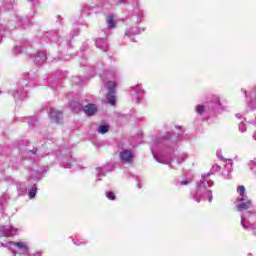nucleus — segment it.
<instances>
[{"label": "nucleus", "instance_id": "1", "mask_svg": "<svg viewBox=\"0 0 256 256\" xmlns=\"http://www.w3.org/2000/svg\"><path fill=\"white\" fill-rule=\"evenodd\" d=\"M211 172L202 175V179L196 185V191L193 193L195 201L199 203L200 201H213V192L208 189V187H213L215 182L209 179L211 177Z\"/></svg>", "mask_w": 256, "mask_h": 256}, {"label": "nucleus", "instance_id": "2", "mask_svg": "<svg viewBox=\"0 0 256 256\" xmlns=\"http://www.w3.org/2000/svg\"><path fill=\"white\" fill-rule=\"evenodd\" d=\"M237 193H239V196L236 199L237 211L251 209L253 202L247 197V194H245V186H238Z\"/></svg>", "mask_w": 256, "mask_h": 256}, {"label": "nucleus", "instance_id": "3", "mask_svg": "<svg viewBox=\"0 0 256 256\" xmlns=\"http://www.w3.org/2000/svg\"><path fill=\"white\" fill-rule=\"evenodd\" d=\"M6 249H10L12 251V255L16 256L17 253L19 255H28L29 254V242L18 241V242H8L4 244Z\"/></svg>", "mask_w": 256, "mask_h": 256}, {"label": "nucleus", "instance_id": "4", "mask_svg": "<svg viewBox=\"0 0 256 256\" xmlns=\"http://www.w3.org/2000/svg\"><path fill=\"white\" fill-rule=\"evenodd\" d=\"M221 107V99L219 96H214V100L212 104H206V105H197L195 110L198 115H203V113H211V111H217Z\"/></svg>", "mask_w": 256, "mask_h": 256}, {"label": "nucleus", "instance_id": "5", "mask_svg": "<svg viewBox=\"0 0 256 256\" xmlns=\"http://www.w3.org/2000/svg\"><path fill=\"white\" fill-rule=\"evenodd\" d=\"M241 225L243 229H256V214L246 212L241 216Z\"/></svg>", "mask_w": 256, "mask_h": 256}, {"label": "nucleus", "instance_id": "6", "mask_svg": "<svg viewBox=\"0 0 256 256\" xmlns=\"http://www.w3.org/2000/svg\"><path fill=\"white\" fill-rule=\"evenodd\" d=\"M25 87H27V81L25 80H22L17 84V88L12 92L14 99H25L27 97V90H25Z\"/></svg>", "mask_w": 256, "mask_h": 256}, {"label": "nucleus", "instance_id": "7", "mask_svg": "<svg viewBox=\"0 0 256 256\" xmlns=\"http://www.w3.org/2000/svg\"><path fill=\"white\" fill-rule=\"evenodd\" d=\"M108 93L106 95V99L110 105H115L117 98L115 97V87H117V83L113 81H109L106 85Z\"/></svg>", "mask_w": 256, "mask_h": 256}, {"label": "nucleus", "instance_id": "8", "mask_svg": "<svg viewBox=\"0 0 256 256\" xmlns=\"http://www.w3.org/2000/svg\"><path fill=\"white\" fill-rule=\"evenodd\" d=\"M0 233H2L4 237H13L19 233V229L11 225L1 226Z\"/></svg>", "mask_w": 256, "mask_h": 256}, {"label": "nucleus", "instance_id": "9", "mask_svg": "<svg viewBox=\"0 0 256 256\" xmlns=\"http://www.w3.org/2000/svg\"><path fill=\"white\" fill-rule=\"evenodd\" d=\"M133 159H135V154L131 150H122L120 152V160L122 163H133Z\"/></svg>", "mask_w": 256, "mask_h": 256}, {"label": "nucleus", "instance_id": "10", "mask_svg": "<svg viewBox=\"0 0 256 256\" xmlns=\"http://www.w3.org/2000/svg\"><path fill=\"white\" fill-rule=\"evenodd\" d=\"M156 143H164V145H171V147H173L175 143H177V137H171L169 134H167L163 138H158Z\"/></svg>", "mask_w": 256, "mask_h": 256}, {"label": "nucleus", "instance_id": "11", "mask_svg": "<svg viewBox=\"0 0 256 256\" xmlns=\"http://www.w3.org/2000/svg\"><path fill=\"white\" fill-rule=\"evenodd\" d=\"M32 59L36 65H43L47 61V54L45 51H39Z\"/></svg>", "mask_w": 256, "mask_h": 256}, {"label": "nucleus", "instance_id": "12", "mask_svg": "<svg viewBox=\"0 0 256 256\" xmlns=\"http://www.w3.org/2000/svg\"><path fill=\"white\" fill-rule=\"evenodd\" d=\"M134 103H139L143 99V88L141 86L134 87V93L132 94Z\"/></svg>", "mask_w": 256, "mask_h": 256}, {"label": "nucleus", "instance_id": "13", "mask_svg": "<svg viewBox=\"0 0 256 256\" xmlns=\"http://www.w3.org/2000/svg\"><path fill=\"white\" fill-rule=\"evenodd\" d=\"M49 115L53 123H59V121H61V118L63 117V113H61V111L55 110L53 108L50 109Z\"/></svg>", "mask_w": 256, "mask_h": 256}, {"label": "nucleus", "instance_id": "14", "mask_svg": "<svg viewBox=\"0 0 256 256\" xmlns=\"http://www.w3.org/2000/svg\"><path fill=\"white\" fill-rule=\"evenodd\" d=\"M83 111L86 113V115H95L97 112V106L95 104H88L84 106Z\"/></svg>", "mask_w": 256, "mask_h": 256}, {"label": "nucleus", "instance_id": "15", "mask_svg": "<svg viewBox=\"0 0 256 256\" xmlns=\"http://www.w3.org/2000/svg\"><path fill=\"white\" fill-rule=\"evenodd\" d=\"M140 31L139 28L137 27H130L129 29H127L125 31V35L126 37H129V39H131V41H133V37H135V35H139Z\"/></svg>", "mask_w": 256, "mask_h": 256}, {"label": "nucleus", "instance_id": "16", "mask_svg": "<svg viewBox=\"0 0 256 256\" xmlns=\"http://www.w3.org/2000/svg\"><path fill=\"white\" fill-rule=\"evenodd\" d=\"M96 47L105 52L109 48V44L107 43V40L99 38L96 40Z\"/></svg>", "mask_w": 256, "mask_h": 256}, {"label": "nucleus", "instance_id": "17", "mask_svg": "<svg viewBox=\"0 0 256 256\" xmlns=\"http://www.w3.org/2000/svg\"><path fill=\"white\" fill-rule=\"evenodd\" d=\"M107 171V166L96 168V181H101V177H105Z\"/></svg>", "mask_w": 256, "mask_h": 256}, {"label": "nucleus", "instance_id": "18", "mask_svg": "<svg viewBox=\"0 0 256 256\" xmlns=\"http://www.w3.org/2000/svg\"><path fill=\"white\" fill-rule=\"evenodd\" d=\"M153 157L158 161V163H162L163 165H169L171 163V159H165L163 156L157 157V154L152 150Z\"/></svg>", "mask_w": 256, "mask_h": 256}, {"label": "nucleus", "instance_id": "19", "mask_svg": "<svg viewBox=\"0 0 256 256\" xmlns=\"http://www.w3.org/2000/svg\"><path fill=\"white\" fill-rule=\"evenodd\" d=\"M227 172L224 171L223 175L226 176V179H231V172L233 171V164L231 162L226 164Z\"/></svg>", "mask_w": 256, "mask_h": 256}, {"label": "nucleus", "instance_id": "20", "mask_svg": "<svg viewBox=\"0 0 256 256\" xmlns=\"http://www.w3.org/2000/svg\"><path fill=\"white\" fill-rule=\"evenodd\" d=\"M106 23L108 25V29H114V27H115V16L114 15H109L106 18Z\"/></svg>", "mask_w": 256, "mask_h": 256}, {"label": "nucleus", "instance_id": "21", "mask_svg": "<svg viewBox=\"0 0 256 256\" xmlns=\"http://www.w3.org/2000/svg\"><path fill=\"white\" fill-rule=\"evenodd\" d=\"M19 25H21L23 29H27L31 26V21L29 20V18H22L19 21Z\"/></svg>", "mask_w": 256, "mask_h": 256}, {"label": "nucleus", "instance_id": "22", "mask_svg": "<svg viewBox=\"0 0 256 256\" xmlns=\"http://www.w3.org/2000/svg\"><path fill=\"white\" fill-rule=\"evenodd\" d=\"M97 131L100 135H105V133H109V125H100Z\"/></svg>", "mask_w": 256, "mask_h": 256}, {"label": "nucleus", "instance_id": "23", "mask_svg": "<svg viewBox=\"0 0 256 256\" xmlns=\"http://www.w3.org/2000/svg\"><path fill=\"white\" fill-rule=\"evenodd\" d=\"M29 198L34 199V197L37 195V187H33L29 192H28Z\"/></svg>", "mask_w": 256, "mask_h": 256}, {"label": "nucleus", "instance_id": "24", "mask_svg": "<svg viewBox=\"0 0 256 256\" xmlns=\"http://www.w3.org/2000/svg\"><path fill=\"white\" fill-rule=\"evenodd\" d=\"M106 197L110 201H115V199H116L115 193H113V192H106Z\"/></svg>", "mask_w": 256, "mask_h": 256}, {"label": "nucleus", "instance_id": "25", "mask_svg": "<svg viewBox=\"0 0 256 256\" xmlns=\"http://www.w3.org/2000/svg\"><path fill=\"white\" fill-rule=\"evenodd\" d=\"M30 175H31V179H39V177H38L39 172H37L35 170H31Z\"/></svg>", "mask_w": 256, "mask_h": 256}, {"label": "nucleus", "instance_id": "26", "mask_svg": "<svg viewBox=\"0 0 256 256\" xmlns=\"http://www.w3.org/2000/svg\"><path fill=\"white\" fill-rule=\"evenodd\" d=\"M239 131H240L241 133H245V131H247V127L245 126L244 123H240V124H239Z\"/></svg>", "mask_w": 256, "mask_h": 256}, {"label": "nucleus", "instance_id": "27", "mask_svg": "<svg viewBox=\"0 0 256 256\" xmlns=\"http://www.w3.org/2000/svg\"><path fill=\"white\" fill-rule=\"evenodd\" d=\"M13 53H15V55H19V53H21V46H16L13 49Z\"/></svg>", "mask_w": 256, "mask_h": 256}, {"label": "nucleus", "instance_id": "28", "mask_svg": "<svg viewBox=\"0 0 256 256\" xmlns=\"http://www.w3.org/2000/svg\"><path fill=\"white\" fill-rule=\"evenodd\" d=\"M75 165H77V162H73V164H68L67 166H65V168L66 169H74V171H75V168H73V167H75Z\"/></svg>", "mask_w": 256, "mask_h": 256}, {"label": "nucleus", "instance_id": "29", "mask_svg": "<svg viewBox=\"0 0 256 256\" xmlns=\"http://www.w3.org/2000/svg\"><path fill=\"white\" fill-rule=\"evenodd\" d=\"M211 171H213V172H215V171H221V166H219V165H214V166H212V170Z\"/></svg>", "mask_w": 256, "mask_h": 256}, {"label": "nucleus", "instance_id": "30", "mask_svg": "<svg viewBox=\"0 0 256 256\" xmlns=\"http://www.w3.org/2000/svg\"><path fill=\"white\" fill-rule=\"evenodd\" d=\"M190 183H191V181H189V180H182V181L179 182V185L180 186L189 185Z\"/></svg>", "mask_w": 256, "mask_h": 256}, {"label": "nucleus", "instance_id": "31", "mask_svg": "<svg viewBox=\"0 0 256 256\" xmlns=\"http://www.w3.org/2000/svg\"><path fill=\"white\" fill-rule=\"evenodd\" d=\"M29 153H30V155H36L37 149L34 148L33 150H30Z\"/></svg>", "mask_w": 256, "mask_h": 256}, {"label": "nucleus", "instance_id": "32", "mask_svg": "<svg viewBox=\"0 0 256 256\" xmlns=\"http://www.w3.org/2000/svg\"><path fill=\"white\" fill-rule=\"evenodd\" d=\"M75 243V245H85V242H83V241H77V242H74Z\"/></svg>", "mask_w": 256, "mask_h": 256}, {"label": "nucleus", "instance_id": "33", "mask_svg": "<svg viewBox=\"0 0 256 256\" xmlns=\"http://www.w3.org/2000/svg\"><path fill=\"white\" fill-rule=\"evenodd\" d=\"M35 119H32V120H30L28 123H29V125L31 126V127H33V123H35Z\"/></svg>", "mask_w": 256, "mask_h": 256}, {"label": "nucleus", "instance_id": "34", "mask_svg": "<svg viewBox=\"0 0 256 256\" xmlns=\"http://www.w3.org/2000/svg\"><path fill=\"white\" fill-rule=\"evenodd\" d=\"M237 119H241V114H236Z\"/></svg>", "mask_w": 256, "mask_h": 256}, {"label": "nucleus", "instance_id": "35", "mask_svg": "<svg viewBox=\"0 0 256 256\" xmlns=\"http://www.w3.org/2000/svg\"><path fill=\"white\" fill-rule=\"evenodd\" d=\"M127 0H119V3H125Z\"/></svg>", "mask_w": 256, "mask_h": 256}, {"label": "nucleus", "instance_id": "36", "mask_svg": "<svg viewBox=\"0 0 256 256\" xmlns=\"http://www.w3.org/2000/svg\"><path fill=\"white\" fill-rule=\"evenodd\" d=\"M253 139L256 141V133L253 135Z\"/></svg>", "mask_w": 256, "mask_h": 256}, {"label": "nucleus", "instance_id": "37", "mask_svg": "<svg viewBox=\"0 0 256 256\" xmlns=\"http://www.w3.org/2000/svg\"><path fill=\"white\" fill-rule=\"evenodd\" d=\"M137 187H138V189H141V185L140 184H138Z\"/></svg>", "mask_w": 256, "mask_h": 256}, {"label": "nucleus", "instance_id": "38", "mask_svg": "<svg viewBox=\"0 0 256 256\" xmlns=\"http://www.w3.org/2000/svg\"><path fill=\"white\" fill-rule=\"evenodd\" d=\"M217 156H218V157H221V156L219 155V151H217Z\"/></svg>", "mask_w": 256, "mask_h": 256}]
</instances>
